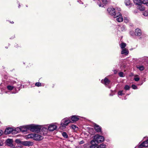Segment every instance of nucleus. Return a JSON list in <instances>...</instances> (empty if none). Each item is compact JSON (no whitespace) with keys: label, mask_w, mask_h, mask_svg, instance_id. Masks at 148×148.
Here are the masks:
<instances>
[{"label":"nucleus","mask_w":148,"mask_h":148,"mask_svg":"<svg viewBox=\"0 0 148 148\" xmlns=\"http://www.w3.org/2000/svg\"><path fill=\"white\" fill-rule=\"evenodd\" d=\"M42 128L41 126L35 125H31L28 126V129L32 132H36L37 133L40 131V129Z\"/></svg>","instance_id":"nucleus-1"},{"label":"nucleus","mask_w":148,"mask_h":148,"mask_svg":"<svg viewBox=\"0 0 148 148\" xmlns=\"http://www.w3.org/2000/svg\"><path fill=\"white\" fill-rule=\"evenodd\" d=\"M71 123V121L68 118H65L61 121L60 128L61 129H65L69 123Z\"/></svg>","instance_id":"nucleus-2"},{"label":"nucleus","mask_w":148,"mask_h":148,"mask_svg":"<svg viewBox=\"0 0 148 148\" xmlns=\"http://www.w3.org/2000/svg\"><path fill=\"white\" fill-rule=\"evenodd\" d=\"M107 10L110 14L114 17V16L116 15L118 12L121 11V9L119 8H116L115 9L113 8H108Z\"/></svg>","instance_id":"nucleus-3"},{"label":"nucleus","mask_w":148,"mask_h":148,"mask_svg":"<svg viewBox=\"0 0 148 148\" xmlns=\"http://www.w3.org/2000/svg\"><path fill=\"white\" fill-rule=\"evenodd\" d=\"M93 140L96 143H99L104 141V138L103 136L96 134L94 136Z\"/></svg>","instance_id":"nucleus-4"},{"label":"nucleus","mask_w":148,"mask_h":148,"mask_svg":"<svg viewBox=\"0 0 148 148\" xmlns=\"http://www.w3.org/2000/svg\"><path fill=\"white\" fill-rule=\"evenodd\" d=\"M43 138V136L40 134V132L37 133V134H34V140L39 141L42 140Z\"/></svg>","instance_id":"nucleus-5"},{"label":"nucleus","mask_w":148,"mask_h":148,"mask_svg":"<svg viewBox=\"0 0 148 148\" xmlns=\"http://www.w3.org/2000/svg\"><path fill=\"white\" fill-rule=\"evenodd\" d=\"M58 125V124L57 123H53L49 125L48 127V130L50 131H53L56 130L57 128Z\"/></svg>","instance_id":"nucleus-6"},{"label":"nucleus","mask_w":148,"mask_h":148,"mask_svg":"<svg viewBox=\"0 0 148 148\" xmlns=\"http://www.w3.org/2000/svg\"><path fill=\"white\" fill-rule=\"evenodd\" d=\"M114 18H116V21L118 22H121L123 21V18L119 12H118L116 15L114 16Z\"/></svg>","instance_id":"nucleus-7"},{"label":"nucleus","mask_w":148,"mask_h":148,"mask_svg":"<svg viewBox=\"0 0 148 148\" xmlns=\"http://www.w3.org/2000/svg\"><path fill=\"white\" fill-rule=\"evenodd\" d=\"M42 128L40 129V134H42L43 136L46 135L47 134L48 129L46 127H45L43 126H42Z\"/></svg>","instance_id":"nucleus-8"},{"label":"nucleus","mask_w":148,"mask_h":148,"mask_svg":"<svg viewBox=\"0 0 148 148\" xmlns=\"http://www.w3.org/2000/svg\"><path fill=\"white\" fill-rule=\"evenodd\" d=\"M79 116L76 115H74L71 116V122L74 123L77 121L79 119Z\"/></svg>","instance_id":"nucleus-9"},{"label":"nucleus","mask_w":148,"mask_h":148,"mask_svg":"<svg viewBox=\"0 0 148 148\" xmlns=\"http://www.w3.org/2000/svg\"><path fill=\"white\" fill-rule=\"evenodd\" d=\"M148 146V141L147 140L143 142L138 146V148H142L143 147H147Z\"/></svg>","instance_id":"nucleus-10"},{"label":"nucleus","mask_w":148,"mask_h":148,"mask_svg":"<svg viewBox=\"0 0 148 148\" xmlns=\"http://www.w3.org/2000/svg\"><path fill=\"white\" fill-rule=\"evenodd\" d=\"M21 144L25 146H32L33 144V143L32 142L29 141H24L22 142Z\"/></svg>","instance_id":"nucleus-11"},{"label":"nucleus","mask_w":148,"mask_h":148,"mask_svg":"<svg viewBox=\"0 0 148 148\" xmlns=\"http://www.w3.org/2000/svg\"><path fill=\"white\" fill-rule=\"evenodd\" d=\"M13 128L9 127L6 128L5 131V134H8L11 133L13 134Z\"/></svg>","instance_id":"nucleus-12"},{"label":"nucleus","mask_w":148,"mask_h":148,"mask_svg":"<svg viewBox=\"0 0 148 148\" xmlns=\"http://www.w3.org/2000/svg\"><path fill=\"white\" fill-rule=\"evenodd\" d=\"M91 145L90 146V148H98V146L97 143L92 140L90 142Z\"/></svg>","instance_id":"nucleus-13"},{"label":"nucleus","mask_w":148,"mask_h":148,"mask_svg":"<svg viewBox=\"0 0 148 148\" xmlns=\"http://www.w3.org/2000/svg\"><path fill=\"white\" fill-rule=\"evenodd\" d=\"M6 143L7 145L10 147H12L13 145V140L12 139H8L6 140Z\"/></svg>","instance_id":"nucleus-14"},{"label":"nucleus","mask_w":148,"mask_h":148,"mask_svg":"<svg viewBox=\"0 0 148 148\" xmlns=\"http://www.w3.org/2000/svg\"><path fill=\"white\" fill-rule=\"evenodd\" d=\"M94 127L95 130L97 132H101V127L98 125L95 124L94 125Z\"/></svg>","instance_id":"nucleus-15"},{"label":"nucleus","mask_w":148,"mask_h":148,"mask_svg":"<svg viewBox=\"0 0 148 148\" xmlns=\"http://www.w3.org/2000/svg\"><path fill=\"white\" fill-rule=\"evenodd\" d=\"M28 126H22L20 127L21 131L23 132H26L27 129H28Z\"/></svg>","instance_id":"nucleus-16"},{"label":"nucleus","mask_w":148,"mask_h":148,"mask_svg":"<svg viewBox=\"0 0 148 148\" xmlns=\"http://www.w3.org/2000/svg\"><path fill=\"white\" fill-rule=\"evenodd\" d=\"M101 82L105 85H107L109 84L110 81L106 77L104 80H101Z\"/></svg>","instance_id":"nucleus-17"},{"label":"nucleus","mask_w":148,"mask_h":148,"mask_svg":"<svg viewBox=\"0 0 148 148\" xmlns=\"http://www.w3.org/2000/svg\"><path fill=\"white\" fill-rule=\"evenodd\" d=\"M129 53L128 50L126 48L123 49L122 50L121 53L122 54H124L125 55H127Z\"/></svg>","instance_id":"nucleus-18"},{"label":"nucleus","mask_w":148,"mask_h":148,"mask_svg":"<svg viewBox=\"0 0 148 148\" xmlns=\"http://www.w3.org/2000/svg\"><path fill=\"white\" fill-rule=\"evenodd\" d=\"M21 132L20 127L13 129V134H16Z\"/></svg>","instance_id":"nucleus-19"},{"label":"nucleus","mask_w":148,"mask_h":148,"mask_svg":"<svg viewBox=\"0 0 148 148\" xmlns=\"http://www.w3.org/2000/svg\"><path fill=\"white\" fill-rule=\"evenodd\" d=\"M125 5L128 6V7L130 8L132 6V4L131 3L130 0H125Z\"/></svg>","instance_id":"nucleus-20"},{"label":"nucleus","mask_w":148,"mask_h":148,"mask_svg":"<svg viewBox=\"0 0 148 148\" xmlns=\"http://www.w3.org/2000/svg\"><path fill=\"white\" fill-rule=\"evenodd\" d=\"M135 35L138 36H140L141 34V32L140 29H137L135 30Z\"/></svg>","instance_id":"nucleus-21"},{"label":"nucleus","mask_w":148,"mask_h":148,"mask_svg":"<svg viewBox=\"0 0 148 148\" xmlns=\"http://www.w3.org/2000/svg\"><path fill=\"white\" fill-rule=\"evenodd\" d=\"M137 8L139 10L142 11L144 10L145 9V7L143 5H141V4L138 5L137 6Z\"/></svg>","instance_id":"nucleus-22"},{"label":"nucleus","mask_w":148,"mask_h":148,"mask_svg":"<svg viewBox=\"0 0 148 148\" xmlns=\"http://www.w3.org/2000/svg\"><path fill=\"white\" fill-rule=\"evenodd\" d=\"M34 134H28L26 136V138H32L34 139Z\"/></svg>","instance_id":"nucleus-23"},{"label":"nucleus","mask_w":148,"mask_h":148,"mask_svg":"<svg viewBox=\"0 0 148 148\" xmlns=\"http://www.w3.org/2000/svg\"><path fill=\"white\" fill-rule=\"evenodd\" d=\"M126 44L124 42H122L120 45V46L122 49L126 48L125 47H126Z\"/></svg>","instance_id":"nucleus-24"},{"label":"nucleus","mask_w":148,"mask_h":148,"mask_svg":"<svg viewBox=\"0 0 148 148\" xmlns=\"http://www.w3.org/2000/svg\"><path fill=\"white\" fill-rule=\"evenodd\" d=\"M137 68L140 71H143L144 69V67L143 66H137Z\"/></svg>","instance_id":"nucleus-25"},{"label":"nucleus","mask_w":148,"mask_h":148,"mask_svg":"<svg viewBox=\"0 0 148 148\" xmlns=\"http://www.w3.org/2000/svg\"><path fill=\"white\" fill-rule=\"evenodd\" d=\"M140 79L138 77V75H136L134 77V79L136 81H138Z\"/></svg>","instance_id":"nucleus-26"},{"label":"nucleus","mask_w":148,"mask_h":148,"mask_svg":"<svg viewBox=\"0 0 148 148\" xmlns=\"http://www.w3.org/2000/svg\"><path fill=\"white\" fill-rule=\"evenodd\" d=\"M7 89L10 90H12L14 88V86L10 85H8L7 86Z\"/></svg>","instance_id":"nucleus-27"},{"label":"nucleus","mask_w":148,"mask_h":148,"mask_svg":"<svg viewBox=\"0 0 148 148\" xmlns=\"http://www.w3.org/2000/svg\"><path fill=\"white\" fill-rule=\"evenodd\" d=\"M143 15L145 16H148V11H145L144 12H143Z\"/></svg>","instance_id":"nucleus-28"},{"label":"nucleus","mask_w":148,"mask_h":148,"mask_svg":"<svg viewBox=\"0 0 148 148\" xmlns=\"http://www.w3.org/2000/svg\"><path fill=\"white\" fill-rule=\"evenodd\" d=\"M62 135L64 138H67L68 137V135L65 132H63L62 133Z\"/></svg>","instance_id":"nucleus-29"},{"label":"nucleus","mask_w":148,"mask_h":148,"mask_svg":"<svg viewBox=\"0 0 148 148\" xmlns=\"http://www.w3.org/2000/svg\"><path fill=\"white\" fill-rule=\"evenodd\" d=\"M130 88V87L127 85H126L124 87V89L125 90H128Z\"/></svg>","instance_id":"nucleus-30"},{"label":"nucleus","mask_w":148,"mask_h":148,"mask_svg":"<svg viewBox=\"0 0 148 148\" xmlns=\"http://www.w3.org/2000/svg\"><path fill=\"white\" fill-rule=\"evenodd\" d=\"M99 148H106V145L104 144H102L99 145Z\"/></svg>","instance_id":"nucleus-31"},{"label":"nucleus","mask_w":148,"mask_h":148,"mask_svg":"<svg viewBox=\"0 0 148 148\" xmlns=\"http://www.w3.org/2000/svg\"><path fill=\"white\" fill-rule=\"evenodd\" d=\"M71 127L72 129L73 130H75L77 128V127L76 125H72L71 126Z\"/></svg>","instance_id":"nucleus-32"},{"label":"nucleus","mask_w":148,"mask_h":148,"mask_svg":"<svg viewBox=\"0 0 148 148\" xmlns=\"http://www.w3.org/2000/svg\"><path fill=\"white\" fill-rule=\"evenodd\" d=\"M125 29V27L124 26H123L122 27H120L119 28V29L121 31H123Z\"/></svg>","instance_id":"nucleus-33"},{"label":"nucleus","mask_w":148,"mask_h":148,"mask_svg":"<svg viewBox=\"0 0 148 148\" xmlns=\"http://www.w3.org/2000/svg\"><path fill=\"white\" fill-rule=\"evenodd\" d=\"M143 1V4H146L148 6V0H144Z\"/></svg>","instance_id":"nucleus-34"},{"label":"nucleus","mask_w":148,"mask_h":148,"mask_svg":"<svg viewBox=\"0 0 148 148\" xmlns=\"http://www.w3.org/2000/svg\"><path fill=\"white\" fill-rule=\"evenodd\" d=\"M123 91L120 90L118 92V95H123Z\"/></svg>","instance_id":"nucleus-35"},{"label":"nucleus","mask_w":148,"mask_h":148,"mask_svg":"<svg viewBox=\"0 0 148 148\" xmlns=\"http://www.w3.org/2000/svg\"><path fill=\"white\" fill-rule=\"evenodd\" d=\"M119 75L121 77H123L124 76V74L123 72H121L119 73Z\"/></svg>","instance_id":"nucleus-36"},{"label":"nucleus","mask_w":148,"mask_h":148,"mask_svg":"<svg viewBox=\"0 0 148 148\" xmlns=\"http://www.w3.org/2000/svg\"><path fill=\"white\" fill-rule=\"evenodd\" d=\"M132 87L133 89H137V86L133 84L132 86Z\"/></svg>","instance_id":"nucleus-37"},{"label":"nucleus","mask_w":148,"mask_h":148,"mask_svg":"<svg viewBox=\"0 0 148 148\" xmlns=\"http://www.w3.org/2000/svg\"><path fill=\"white\" fill-rule=\"evenodd\" d=\"M35 86L38 87L41 86V84L40 83L37 82L35 84Z\"/></svg>","instance_id":"nucleus-38"},{"label":"nucleus","mask_w":148,"mask_h":148,"mask_svg":"<svg viewBox=\"0 0 148 148\" xmlns=\"http://www.w3.org/2000/svg\"><path fill=\"white\" fill-rule=\"evenodd\" d=\"M129 21V19H128L127 18H125L124 19V21L126 23H127Z\"/></svg>","instance_id":"nucleus-39"},{"label":"nucleus","mask_w":148,"mask_h":148,"mask_svg":"<svg viewBox=\"0 0 148 148\" xmlns=\"http://www.w3.org/2000/svg\"><path fill=\"white\" fill-rule=\"evenodd\" d=\"M102 1L104 4H106L108 2L107 0H102Z\"/></svg>","instance_id":"nucleus-40"},{"label":"nucleus","mask_w":148,"mask_h":148,"mask_svg":"<svg viewBox=\"0 0 148 148\" xmlns=\"http://www.w3.org/2000/svg\"><path fill=\"white\" fill-rule=\"evenodd\" d=\"M2 134V131L1 130H0V136Z\"/></svg>","instance_id":"nucleus-41"},{"label":"nucleus","mask_w":148,"mask_h":148,"mask_svg":"<svg viewBox=\"0 0 148 148\" xmlns=\"http://www.w3.org/2000/svg\"><path fill=\"white\" fill-rule=\"evenodd\" d=\"M99 7H103V4H99Z\"/></svg>","instance_id":"nucleus-42"},{"label":"nucleus","mask_w":148,"mask_h":148,"mask_svg":"<svg viewBox=\"0 0 148 148\" xmlns=\"http://www.w3.org/2000/svg\"><path fill=\"white\" fill-rule=\"evenodd\" d=\"M80 144H83V141H80Z\"/></svg>","instance_id":"nucleus-43"},{"label":"nucleus","mask_w":148,"mask_h":148,"mask_svg":"<svg viewBox=\"0 0 148 148\" xmlns=\"http://www.w3.org/2000/svg\"><path fill=\"white\" fill-rule=\"evenodd\" d=\"M132 34H133V32H130V34H131L132 35Z\"/></svg>","instance_id":"nucleus-44"},{"label":"nucleus","mask_w":148,"mask_h":148,"mask_svg":"<svg viewBox=\"0 0 148 148\" xmlns=\"http://www.w3.org/2000/svg\"><path fill=\"white\" fill-rule=\"evenodd\" d=\"M116 73V72H114V73Z\"/></svg>","instance_id":"nucleus-45"},{"label":"nucleus","mask_w":148,"mask_h":148,"mask_svg":"<svg viewBox=\"0 0 148 148\" xmlns=\"http://www.w3.org/2000/svg\"><path fill=\"white\" fill-rule=\"evenodd\" d=\"M116 73V72H114V73Z\"/></svg>","instance_id":"nucleus-46"}]
</instances>
